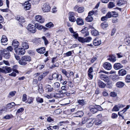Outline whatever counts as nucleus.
Instances as JSON below:
<instances>
[{"label": "nucleus", "mask_w": 130, "mask_h": 130, "mask_svg": "<svg viewBox=\"0 0 130 130\" xmlns=\"http://www.w3.org/2000/svg\"><path fill=\"white\" fill-rule=\"evenodd\" d=\"M92 38L90 37H87L85 38L81 37H78V41L83 43L85 42H89L92 40Z\"/></svg>", "instance_id": "f257e3e1"}, {"label": "nucleus", "mask_w": 130, "mask_h": 130, "mask_svg": "<svg viewBox=\"0 0 130 130\" xmlns=\"http://www.w3.org/2000/svg\"><path fill=\"white\" fill-rule=\"evenodd\" d=\"M1 53L3 56L6 59H8L10 57V53L8 51L2 49L1 51Z\"/></svg>", "instance_id": "f03ea898"}, {"label": "nucleus", "mask_w": 130, "mask_h": 130, "mask_svg": "<svg viewBox=\"0 0 130 130\" xmlns=\"http://www.w3.org/2000/svg\"><path fill=\"white\" fill-rule=\"evenodd\" d=\"M27 29L29 31L32 33H35L36 31L35 26H34L31 24H29L27 26Z\"/></svg>", "instance_id": "7ed1b4c3"}, {"label": "nucleus", "mask_w": 130, "mask_h": 130, "mask_svg": "<svg viewBox=\"0 0 130 130\" xmlns=\"http://www.w3.org/2000/svg\"><path fill=\"white\" fill-rule=\"evenodd\" d=\"M42 9L44 12H49L51 10V7L47 4H44L42 5Z\"/></svg>", "instance_id": "20e7f679"}, {"label": "nucleus", "mask_w": 130, "mask_h": 130, "mask_svg": "<svg viewBox=\"0 0 130 130\" xmlns=\"http://www.w3.org/2000/svg\"><path fill=\"white\" fill-rule=\"evenodd\" d=\"M14 50L15 53L19 55H23L25 52L24 49L22 48H19L17 49L14 48Z\"/></svg>", "instance_id": "39448f33"}, {"label": "nucleus", "mask_w": 130, "mask_h": 130, "mask_svg": "<svg viewBox=\"0 0 130 130\" xmlns=\"http://www.w3.org/2000/svg\"><path fill=\"white\" fill-rule=\"evenodd\" d=\"M95 121L93 119H88L87 120L86 123V127L88 128H90L91 127L95 122Z\"/></svg>", "instance_id": "423d86ee"}, {"label": "nucleus", "mask_w": 130, "mask_h": 130, "mask_svg": "<svg viewBox=\"0 0 130 130\" xmlns=\"http://www.w3.org/2000/svg\"><path fill=\"white\" fill-rule=\"evenodd\" d=\"M118 16L117 13L115 12L112 11L108 12L106 14V16L108 18H110L111 17H116Z\"/></svg>", "instance_id": "0eeeda50"}, {"label": "nucleus", "mask_w": 130, "mask_h": 130, "mask_svg": "<svg viewBox=\"0 0 130 130\" xmlns=\"http://www.w3.org/2000/svg\"><path fill=\"white\" fill-rule=\"evenodd\" d=\"M97 108H100V109L101 108V106L99 105H95V106H92L91 107V108L90 109V111L92 113L94 114L96 112L98 111Z\"/></svg>", "instance_id": "6e6552de"}, {"label": "nucleus", "mask_w": 130, "mask_h": 130, "mask_svg": "<svg viewBox=\"0 0 130 130\" xmlns=\"http://www.w3.org/2000/svg\"><path fill=\"white\" fill-rule=\"evenodd\" d=\"M35 19L36 21L41 23H43L45 21L44 19L40 15H36L35 17Z\"/></svg>", "instance_id": "1a4fd4ad"}, {"label": "nucleus", "mask_w": 130, "mask_h": 130, "mask_svg": "<svg viewBox=\"0 0 130 130\" xmlns=\"http://www.w3.org/2000/svg\"><path fill=\"white\" fill-rule=\"evenodd\" d=\"M51 95L52 97L56 98H60L62 96L63 93L60 92V93H57L55 92L51 93Z\"/></svg>", "instance_id": "9d476101"}, {"label": "nucleus", "mask_w": 130, "mask_h": 130, "mask_svg": "<svg viewBox=\"0 0 130 130\" xmlns=\"http://www.w3.org/2000/svg\"><path fill=\"white\" fill-rule=\"evenodd\" d=\"M74 13L73 12H70L69 13V21L72 22H74L76 21L75 17L74 16Z\"/></svg>", "instance_id": "9b49d317"}, {"label": "nucleus", "mask_w": 130, "mask_h": 130, "mask_svg": "<svg viewBox=\"0 0 130 130\" xmlns=\"http://www.w3.org/2000/svg\"><path fill=\"white\" fill-rule=\"evenodd\" d=\"M52 77L54 79L58 81L59 80H60L62 78L61 75L56 73L53 74L52 75Z\"/></svg>", "instance_id": "f8f14e48"}, {"label": "nucleus", "mask_w": 130, "mask_h": 130, "mask_svg": "<svg viewBox=\"0 0 130 130\" xmlns=\"http://www.w3.org/2000/svg\"><path fill=\"white\" fill-rule=\"evenodd\" d=\"M103 66L105 69L108 70H111L112 68L111 65L110 63L108 62L104 63L103 65Z\"/></svg>", "instance_id": "ddd939ff"}, {"label": "nucleus", "mask_w": 130, "mask_h": 130, "mask_svg": "<svg viewBox=\"0 0 130 130\" xmlns=\"http://www.w3.org/2000/svg\"><path fill=\"white\" fill-rule=\"evenodd\" d=\"M26 40H24L22 42V46L25 49H27L29 48V45Z\"/></svg>", "instance_id": "4468645a"}, {"label": "nucleus", "mask_w": 130, "mask_h": 130, "mask_svg": "<svg viewBox=\"0 0 130 130\" xmlns=\"http://www.w3.org/2000/svg\"><path fill=\"white\" fill-rule=\"evenodd\" d=\"M76 21L77 24L79 25H82L84 24V22L83 20L80 17L77 18Z\"/></svg>", "instance_id": "2eb2a0df"}, {"label": "nucleus", "mask_w": 130, "mask_h": 130, "mask_svg": "<svg viewBox=\"0 0 130 130\" xmlns=\"http://www.w3.org/2000/svg\"><path fill=\"white\" fill-rule=\"evenodd\" d=\"M93 44L95 46H98L101 43V41L97 39H95L93 41Z\"/></svg>", "instance_id": "dca6fc26"}, {"label": "nucleus", "mask_w": 130, "mask_h": 130, "mask_svg": "<svg viewBox=\"0 0 130 130\" xmlns=\"http://www.w3.org/2000/svg\"><path fill=\"white\" fill-rule=\"evenodd\" d=\"M44 88L46 91L49 92L53 91V88L49 85H46Z\"/></svg>", "instance_id": "f3484780"}, {"label": "nucleus", "mask_w": 130, "mask_h": 130, "mask_svg": "<svg viewBox=\"0 0 130 130\" xmlns=\"http://www.w3.org/2000/svg\"><path fill=\"white\" fill-rule=\"evenodd\" d=\"M12 45L14 47V48L17 49L18 46L20 45L18 41L16 40H14L12 43Z\"/></svg>", "instance_id": "a211bd4d"}, {"label": "nucleus", "mask_w": 130, "mask_h": 130, "mask_svg": "<svg viewBox=\"0 0 130 130\" xmlns=\"http://www.w3.org/2000/svg\"><path fill=\"white\" fill-rule=\"evenodd\" d=\"M24 59V58L22 57L20 60L19 61V63L22 66H24L27 64L26 61Z\"/></svg>", "instance_id": "6ab92c4d"}, {"label": "nucleus", "mask_w": 130, "mask_h": 130, "mask_svg": "<svg viewBox=\"0 0 130 130\" xmlns=\"http://www.w3.org/2000/svg\"><path fill=\"white\" fill-rule=\"evenodd\" d=\"M68 87L66 85L62 86L61 87V90L60 91L62 93H65L67 92V90L68 88Z\"/></svg>", "instance_id": "aec40b11"}, {"label": "nucleus", "mask_w": 130, "mask_h": 130, "mask_svg": "<svg viewBox=\"0 0 130 130\" xmlns=\"http://www.w3.org/2000/svg\"><path fill=\"white\" fill-rule=\"evenodd\" d=\"M30 8V4L28 2H25L24 9L26 10H29Z\"/></svg>", "instance_id": "412c9836"}, {"label": "nucleus", "mask_w": 130, "mask_h": 130, "mask_svg": "<svg viewBox=\"0 0 130 130\" xmlns=\"http://www.w3.org/2000/svg\"><path fill=\"white\" fill-rule=\"evenodd\" d=\"M37 51L38 53L41 54H43L45 52V49L44 47H41L36 50Z\"/></svg>", "instance_id": "4be33fe9"}, {"label": "nucleus", "mask_w": 130, "mask_h": 130, "mask_svg": "<svg viewBox=\"0 0 130 130\" xmlns=\"http://www.w3.org/2000/svg\"><path fill=\"white\" fill-rule=\"evenodd\" d=\"M98 84L99 87L101 88H104L106 86V84L100 80H98Z\"/></svg>", "instance_id": "5701e85b"}, {"label": "nucleus", "mask_w": 130, "mask_h": 130, "mask_svg": "<svg viewBox=\"0 0 130 130\" xmlns=\"http://www.w3.org/2000/svg\"><path fill=\"white\" fill-rule=\"evenodd\" d=\"M1 42L2 44L5 45L3 43L6 42L8 41V39L7 37L3 35L2 37V39L1 40Z\"/></svg>", "instance_id": "b1692460"}, {"label": "nucleus", "mask_w": 130, "mask_h": 130, "mask_svg": "<svg viewBox=\"0 0 130 130\" xmlns=\"http://www.w3.org/2000/svg\"><path fill=\"white\" fill-rule=\"evenodd\" d=\"M107 60L113 62L116 60V57L114 55H112L110 56L109 58L107 59Z\"/></svg>", "instance_id": "393cba45"}, {"label": "nucleus", "mask_w": 130, "mask_h": 130, "mask_svg": "<svg viewBox=\"0 0 130 130\" xmlns=\"http://www.w3.org/2000/svg\"><path fill=\"white\" fill-rule=\"evenodd\" d=\"M122 66L120 63H115L114 65V68L116 70L122 68Z\"/></svg>", "instance_id": "a878e982"}, {"label": "nucleus", "mask_w": 130, "mask_h": 130, "mask_svg": "<svg viewBox=\"0 0 130 130\" xmlns=\"http://www.w3.org/2000/svg\"><path fill=\"white\" fill-rule=\"evenodd\" d=\"M26 61L30 62L31 60V58L30 56L27 55H25L22 56Z\"/></svg>", "instance_id": "bb28decb"}, {"label": "nucleus", "mask_w": 130, "mask_h": 130, "mask_svg": "<svg viewBox=\"0 0 130 130\" xmlns=\"http://www.w3.org/2000/svg\"><path fill=\"white\" fill-rule=\"evenodd\" d=\"M60 84L58 82H56L54 84V88L56 91L57 90L60 88Z\"/></svg>", "instance_id": "cd10ccee"}, {"label": "nucleus", "mask_w": 130, "mask_h": 130, "mask_svg": "<svg viewBox=\"0 0 130 130\" xmlns=\"http://www.w3.org/2000/svg\"><path fill=\"white\" fill-rule=\"evenodd\" d=\"M76 117H81L83 115V113L82 111H79L75 113Z\"/></svg>", "instance_id": "c85d7f7f"}, {"label": "nucleus", "mask_w": 130, "mask_h": 130, "mask_svg": "<svg viewBox=\"0 0 130 130\" xmlns=\"http://www.w3.org/2000/svg\"><path fill=\"white\" fill-rule=\"evenodd\" d=\"M115 4L112 2H110L108 5V8L109 9H111L115 7Z\"/></svg>", "instance_id": "c756f323"}, {"label": "nucleus", "mask_w": 130, "mask_h": 130, "mask_svg": "<svg viewBox=\"0 0 130 130\" xmlns=\"http://www.w3.org/2000/svg\"><path fill=\"white\" fill-rule=\"evenodd\" d=\"M31 41L33 43L35 44H37L40 42V38L37 39L35 38L32 40Z\"/></svg>", "instance_id": "7c9ffc66"}, {"label": "nucleus", "mask_w": 130, "mask_h": 130, "mask_svg": "<svg viewBox=\"0 0 130 130\" xmlns=\"http://www.w3.org/2000/svg\"><path fill=\"white\" fill-rule=\"evenodd\" d=\"M91 33L93 35L95 36L98 35L99 34V32L95 29H94L92 30Z\"/></svg>", "instance_id": "2f4dec72"}, {"label": "nucleus", "mask_w": 130, "mask_h": 130, "mask_svg": "<svg viewBox=\"0 0 130 130\" xmlns=\"http://www.w3.org/2000/svg\"><path fill=\"white\" fill-rule=\"evenodd\" d=\"M94 119L95 121L94 123V124L95 125H99V124H100L102 123V122L101 120L99 119Z\"/></svg>", "instance_id": "473e14b6"}, {"label": "nucleus", "mask_w": 130, "mask_h": 130, "mask_svg": "<svg viewBox=\"0 0 130 130\" xmlns=\"http://www.w3.org/2000/svg\"><path fill=\"white\" fill-rule=\"evenodd\" d=\"M35 26L36 28L40 30H41L43 28V26L40 25L38 23H36L35 24Z\"/></svg>", "instance_id": "72a5a7b5"}, {"label": "nucleus", "mask_w": 130, "mask_h": 130, "mask_svg": "<svg viewBox=\"0 0 130 130\" xmlns=\"http://www.w3.org/2000/svg\"><path fill=\"white\" fill-rule=\"evenodd\" d=\"M34 99V98L32 97H29L28 98L27 101L26 103L28 104H32L33 102Z\"/></svg>", "instance_id": "f704fd0d"}, {"label": "nucleus", "mask_w": 130, "mask_h": 130, "mask_svg": "<svg viewBox=\"0 0 130 130\" xmlns=\"http://www.w3.org/2000/svg\"><path fill=\"white\" fill-rule=\"evenodd\" d=\"M62 73L68 78H69L70 77V75L64 69H63L61 71Z\"/></svg>", "instance_id": "c9c22d12"}, {"label": "nucleus", "mask_w": 130, "mask_h": 130, "mask_svg": "<svg viewBox=\"0 0 130 130\" xmlns=\"http://www.w3.org/2000/svg\"><path fill=\"white\" fill-rule=\"evenodd\" d=\"M16 93V92L15 91H11L9 92L8 97L9 98H11Z\"/></svg>", "instance_id": "e433bc0d"}, {"label": "nucleus", "mask_w": 130, "mask_h": 130, "mask_svg": "<svg viewBox=\"0 0 130 130\" xmlns=\"http://www.w3.org/2000/svg\"><path fill=\"white\" fill-rule=\"evenodd\" d=\"M93 18L91 16L88 15L86 18V21L88 22H91L93 20Z\"/></svg>", "instance_id": "4c0bfd02"}, {"label": "nucleus", "mask_w": 130, "mask_h": 130, "mask_svg": "<svg viewBox=\"0 0 130 130\" xmlns=\"http://www.w3.org/2000/svg\"><path fill=\"white\" fill-rule=\"evenodd\" d=\"M73 53V51H69L66 53L64 54L65 55V57H69V56H72Z\"/></svg>", "instance_id": "58836bf2"}, {"label": "nucleus", "mask_w": 130, "mask_h": 130, "mask_svg": "<svg viewBox=\"0 0 130 130\" xmlns=\"http://www.w3.org/2000/svg\"><path fill=\"white\" fill-rule=\"evenodd\" d=\"M4 68L5 70V73L10 72L12 70L11 69L10 67L6 66Z\"/></svg>", "instance_id": "ea45409f"}, {"label": "nucleus", "mask_w": 130, "mask_h": 130, "mask_svg": "<svg viewBox=\"0 0 130 130\" xmlns=\"http://www.w3.org/2000/svg\"><path fill=\"white\" fill-rule=\"evenodd\" d=\"M124 42L127 45H128L130 43V37H126L124 39Z\"/></svg>", "instance_id": "a19ab883"}, {"label": "nucleus", "mask_w": 130, "mask_h": 130, "mask_svg": "<svg viewBox=\"0 0 130 130\" xmlns=\"http://www.w3.org/2000/svg\"><path fill=\"white\" fill-rule=\"evenodd\" d=\"M36 100L37 102L41 103L43 102V99L38 96L36 98Z\"/></svg>", "instance_id": "79ce46f5"}, {"label": "nucleus", "mask_w": 130, "mask_h": 130, "mask_svg": "<svg viewBox=\"0 0 130 130\" xmlns=\"http://www.w3.org/2000/svg\"><path fill=\"white\" fill-rule=\"evenodd\" d=\"M18 68V66L17 65H15L13 67V71L16 72L17 73H18V71L17 70Z\"/></svg>", "instance_id": "37998d69"}, {"label": "nucleus", "mask_w": 130, "mask_h": 130, "mask_svg": "<svg viewBox=\"0 0 130 130\" xmlns=\"http://www.w3.org/2000/svg\"><path fill=\"white\" fill-rule=\"evenodd\" d=\"M15 104L14 102H12L8 104H7V107L9 108H10L12 107L13 106H15Z\"/></svg>", "instance_id": "c03bdc74"}, {"label": "nucleus", "mask_w": 130, "mask_h": 130, "mask_svg": "<svg viewBox=\"0 0 130 130\" xmlns=\"http://www.w3.org/2000/svg\"><path fill=\"white\" fill-rule=\"evenodd\" d=\"M44 41L45 45H47L48 43L47 40L45 36H43L41 38Z\"/></svg>", "instance_id": "a18cd8bd"}, {"label": "nucleus", "mask_w": 130, "mask_h": 130, "mask_svg": "<svg viewBox=\"0 0 130 130\" xmlns=\"http://www.w3.org/2000/svg\"><path fill=\"white\" fill-rule=\"evenodd\" d=\"M78 102L79 104L83 105L86 103V102L85 101L83 100H78Z\"/></svg>", "instance_id": "49530a36"}, {"label": "nucleus", "mask_w": 130, "mask_h": 130, "mask_svg": "<svg viewBox=\"0 0 130 130\" xmlns=\"http://www.w3.org/2000/svg\"><path fill=\"white\" fill-rule=\"evenodd\" d=\"M24 110L23 108H21L20 109H18L16 112V114H17L18 113H22L24 111Z\"/></svg>", "instance_id": "de8ad7c7"}, {"label": "nucleus", "mask_w": 130, "mask_h": 130, "mask_svg": "<svg viewBox=\"0 0 130 130\" xmlns=\"http://www.w3.org/2000/svg\"><path fill=\"white\" fill-rule=\"evenodd\" d=\"M4 50H5L6 51H8L9 52H12L13 50V48L11 46H9L6 49H3Z\"/></svg>", "instance_id": "09e8293b"}, {"label": "nucleus", "mask_w": 130, "mask_h": 130, "mask_svg": "<svg viewBox=\"0 0 130 130\" xmlns=\"http://www.w3.org/2000/svg\"><path fill=\"white\" fill-rule=\"evenodd\" d=\"M125 82L126 83H129L130 82V75H127L125 78Z\"/></svg>", "instance_id": "8fccbe9b"}, {"label": "nucleus", "mask_w": 130, "mask_h": 130, "mask_svg": "<svg viewBox=\"0 0 130 130\" xmlns=\"http://www.w3.org/2000/svg\"><path fill=\"white\" fill-rule=\"evenodd\" d=\"M100 74L99 75V77L102 80L105 77H107V75H104L102 73H99Z\"/></svg>", "instance_id": "3c124183"}, {"label": "nucleus", "mask_w": 130, "mask_h": 130, "mask_svg": "<svg viewBox=\"0 0 130 130\" xmlns=\"http://www.w3.org/2000/svg\"><path fill=\"white\" fill-rule=\"evenodd\" d=\"M45 26L47 27L50 28L53 27V24L52 23L49 22L46 24Z\"/></svg>", "instance_id": "603ef678"}, {"label": "nucleus", "mask_w": 130, "mask_h": 130, "mask_svg": "<svg viewBox=\"0 0 130 130\" xmlns=\"http://www.w3.org/2000/svg\"><path fill=\"white\" fill-rule=\"evenodd\" d=\"M108 24L105 22L102 23L101 25V27L103 29H104V28L107 27L108 26Z\"/></svg>", "instance_id": "864d4df0"}, {"label": "nucleus", "mask_w": 130, "mask_h": 130, "mask_svg": "<svg viewBox=\"0 0 130 130\" xmlns=\"http://www.w3.org/2000/svg\"><path fill=\"white\" fill-rule=\"evenodd\" d=\"M84 11V8L83 7H79L77 9V11L79 13H81Z\"/></svg>", "instance_id": "5fc2aeb1"}, {"label": "nucleus", "mask_w": 130, "mask_h": 130, "mask_svg": "<svg viewBox=\"0 0 130 130\" xmlns=\"http://www.w3.org/2000/svg\"><path fill=\"white\" fill-rule=\"evenodd\" d=\"M117 87L119 88L122 87V82H118L116 84Z\"/></svg>", "instance_id": "6e6d98bb"}, {"label": "nucleus", "mask_w": 130, "mask_h": 130, "mask_svg": "<svg viewBox=\"0 0 130 130\" xmlns=\"http://www.w3.org/2000/svg\"><path fill=\"white\" fill-rule=\"evenodd\" d=\"M130 107V105H127L126 107L125 108H124L122 110V111H123V113H124L126 112L127 109H128Z\"/></svg>", "instance_id": "4d7b16f0"}, {"label": "nucleus", "mask_w": 130, "mask_h": 130, "mask_svg": "<svg viewBox=\"0 0 130 130\" xmlns=\"http://www.w3.org/2000/svg\"><path fill=\"white\" fill-rule=\"evenodd\" d=\"M122 5V0H118L117 1V6H120Z\"/></svg>", "instance_id": "13d9d810"}, {"label": "nucleus", "mask_w": 130, "mask_h": 130, "mask_svg": "<svg viewBox=\"0 0 130 130\" xmlns=\"http://www.w3.org/2000/svg\"><path fill=\"white\" fill-rule=\"evenodd\" d=\"M19 21L20 22L22 23L25 22V20L23 17H21L20 19L19 20Z\"/></svg>", "instance_id": "bf43d9fd"}, {"label": "nucleus", "mask_w": 130, "mask_h": 130, "mask_svg": "<svg viewBox=\"0 0 130 130\" xmlns=\"http://www.w3.org/2000/svg\"><path fill=\"white\" fill-rule=\"evenodd\" d=\"M117 95V93L114 92H111L110 93V96L112 97H115Z\"/></svg>", "instance_id": "052dcab7"}, {"label": "nucleus", "mask_w": 130, "mask_h": 130, "mask_svg": "<svg viewBox=\"0 0 130 130\" xmlns=\"http://www.w3.org/2000/svg\"><path fill=\"white\" fill-rule=\"evenodd\" d=\"M119 108L116 105L113 107L112 109V110L113 111H118L119 110Z\"/></svg>", "instance_id": "680f3d73"}, {"label": "nucleus", "mask_w": 130, "mask_h": 130, "mask_svg": "<svg viewBox=\"0 0 130 130\" xmlns=\"http://www.w3.org/2000/svg\"><path fill=\"white\" fill-rule=\"evenodd\" d=\"M23 101H25L27 100V95L25 94H24L22 97Z\"/></svg>", "instance_id": "e2e57ef3"}, {"label": "nucleus", "mask_w": 130, "mask_h": 130, "mask_svg": "<svg viewBox=\"0 0 130 130\" xmlns=\"http://www.w3.org/2000/svg\"><path fill=\"white\" fill-rule=\"evenodd\" d=\"M47 121L49 122H52L54 121L53 119L50 117H48L47 119Z\"/></svg>", "instance_id": "0e129e2a"}, {"label": "nucleus", "mask_w": 130, "mask_h": 130, "mask_svg": "<svg viewBox=\"0 0 130 130\" xmlns=\"http://www.w3.org/2000/svg\"><path fill=\"white\" fill-rule=\"evenodd\" d=\"M88 119H87L86 118H84L82 119V124H84L86 123L87 122V120Z\"/></svg>", "instance_id": "69168bd1"}, {"label": "nucleus", "mask_w": 130, "mask_h": 130, "mask_svg": "<svg viewBox=\"0 0 130 130\" xmlns=\"http://www.w3.org/2000/svg\"><path fill=\"white\" fill-rule=\"evenodd\" d=\"M58 81H60V83L63 85H66L67 83V81H64L62 79L60 80H59Z\"/></svg>", "instance_id": "338daca9"}, {"label": "nucleus", "mask_w": 130, "mask_h": 130, "mask_svg": "<svg viewBox=\"0 0 130 130\" xmlns=\"http://www.w3.org/2000/svg\"><path fill=\"white\" fill-rule=\"evenodd\" d=\"M57 57H53L52 58V62L53 63H54L55 62L58 60V59H57Z\"/></svg>", "instance_id": "774afa93"}]
</instances>
